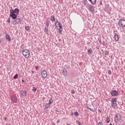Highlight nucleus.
<instances>
[{
  "label": "nucleus",
  "instance_id": "1",
  "mask_svg": "<svg viewBox=\"0 0 125 125\" xmlns=\"http://www.w3.org/2000/svg\"><path fill=\"white\" fill-rule=\"evenodd\" d=\"M22 55L25 58H29L30 57V52L27 49H24L22 50Z\"/></svg>",
  "mask_w": 125,
  "mask_h": 125
},
{
  "label": "nucleus",
  "instance_id": "2",
  "mask_svg": "<svg viewBox=\"0 0 125 125\" xmlns=\"http://www.w3.org/2000/svg\"><path fill=\"white\" fill-rule=\"evenodd\" d=\"M118 26H119V27L121 28H124V27H125V20L121 19L119 20Z\"/></svg>",
  "mask_w": 125,
  "mask_h": 125
},
{
  "label": "nucleus",
  "instance_id": "3",
  "mask_svg": "<svg viewBox=\"0 0 125 125\" xmlns=\"http://www.w3.org/2000/svg\"><path fill=\"white\" fill-rule=\"evenodd\" d=\"M121 121V115L117 114L114 117V122L118 124Z\"/></svg>",
  "mask_w": 125,
  "mask_h": 125
},
{
  "label": "nucleus",
  "instance_id": "4",
  "mask_svg": "<svg viewBox=\"0 0 125 125\" xmlns=\"http://www.w3.org/2000/svg\"><path fill=\"white\" fill-rule=\"evenodd\" d=\"M10 17H11L13 20H15V19H17V15L14 13V11H12L11 12H10Z\"/></svg>",
  "mask_w": 125,
  "mask_h": 125
},
{
  "label": "nucleus",
  "instance_id": "5",
  "mask_svg": "<svg viewBox=\"0 0 125 125\" xmlns=\"http://www.w3.org/2000/svg\"><path fill=\"white\" fill-rule=\"evenodd\" d=\"M110 94L111 96H113L114 97H116L119 95V93L116 90H112L110 92Z\"/></svg>",
  "mask_w": 125,
  "mask_h": 125
},
{
  "label": "nucleus",
  "instance_id": "6",
  "mask_svg": "<svg viewBox=\"0 0 125 125\" xmlns=\"http://www.w3.org/2000/svg\"><path fill=\"white\" fill-rule=\"evenodd\" d=\"M117 99L113 98L111 100V105L112 107H116L117 106Z\"/></svg>",
  "mask_w": 125,
  "mask_h": 125
},
{
  "label": "nucleus",
  "instance_id": "7",
  "mask_svg": "<svg viewBox=\"0 0 125 125\" xmlns=\"http://www.w3.org/2000/svg\"><path fill=\"white\" fill-rule=\"evenodd\" d=\"M41 75H42V78L45 79V78H46V77H47V72L45 70H43L41 72Z\"/></svg>",
  "mask_w": 125,
  "mask_h": 125
},
{
  "label": "nucleus",
  "instance_id": "8",
  "mask_svg": "<svg viewBox=\"0 0 125 125\" xmlns=\"http://www.w3.org/2000/svg\"><path fill=\"white\" fill-rule=\"evenodd\" d=\"M11 100H12L13 102L16 103L17 102V97L14 95L12 96L11 97Z\"/></svg>",
  "mask_w": 125,
  "mask_h": 125
},
{
  "label": "nucleus",
  "instance_id": "9",
  "mask_svg": "<svg viewBox=\"0 0 125 125\" xmlns=\"http://www.w3.org/2000/svg\"><path fill=\"white\" fill-rule=\"evenodd\" d=\"M20 93L22 95V96H26L27 95V92L25 90L20 91Z\"/></svg>",
  "mask_w": 125,
  "mask_h": 125
},
{
  "label": "nucleus",
  "instance_id": "10",
  "mask_svg": "<svg viewBox=\"0 0 125 125\" xmlns=\"http://www.w3.org/2000/svg\"><path fill=\"white\" fill-rule=\"evenodd\" d=\"M89 11L91 12V13H93L94 11V6H90L89 7Z\"/></svg>",
  "mask_w": 125,
  "mask_h": 125
},
{
  "label": "nucleus",
  "instance_id": "11",
  "mask_svg": "<svg viewBox=\"0 0 125 125\" xmlns=\"http://www.w3.org/2000/svg\"><path fill=\"white\" fill-rule=\"evenodd\" d=\"M61 72L63 74L64 77H66V76H67V70H66V69L62 70Z\"/></svg>",
  "mask_w": 125,
  "mask_h": 125
},
{
  "label": "nucleus",
  "instance_id": "12",
  "mask_svg": "<svg viewBox=\"0 0 125 125\" xmlns=\"http://www.w3.org/2000/svg\"><path fill=\"white\" fill-rule=\"evenodd\" d=\"M114 39L116 42H118V41H119V35H118L117 33H115Z\"/></svg>",
  "mask_w": 125,
  "mask_h": 125
},
{
  "label": "nucleus",
  "instance_id": "13",
  "mask_svg": "<svg viewBox=\"0 0 125 125\" xmlns=\"http://www.w3.org/2000/svg\"><path fill=\"white\" fill-rule=\"evenodd\" d=\"M21 19L20 18L16 19V20L14 21V22H15V24H18L19 23H20Z\"/></svg>",
  "mask_w": 125,
  "mask_h": 125
},
{
  "label": "nucleus",
  "instance_id": "14",
  "mask_svg": "<svg viewBox=\"0 0 125 125\" xmlns=\"http://www.w3.org/2000/svg\"><path fill=\"white\" fill-rule=\"evenodd\" d=\"M57 25L58 26H60V25H61V23L60 21H55V26L56 27H57Z\"/></svg>",
  "mask_w": 125,
  "mask_h": 125
},
{
  "label": "nucleus",
  "instance_id": "15",
  "mask_svg": "<svg viewBox=\"0 0 125 125\" xmlns=\"http://www.w3.org/2000/svg\"><path fill=\"white\" fill-rule=\"evenodd\" d=\"M6 39L9 42L11 41V37H10V36H9V35H6Z\"/></svg>",
  "mask_w": 125,
  "mask_h": 125
},
{
  "label": "nucleus",
  "instance_id": "16",
  "mask_svg": "<svg viewBox=\"0 0 125 125\" xmlns=\"http://www.w3.org/2000/svg\"><path fill=\"white\" fill-rule=\"evenodd\" d=\"M14 13H16L17 14H18L19 13V9L18 8H15L14 11Z\"/></svg>",
  "mask_w": 125,
  "mask_h": 125
},
{
  "label": "nucleus",
  "instance_id": "17",
  "mask_svg": "<svg viewBox=\"0 0 125 125\" xmlns=\"http://www.w3.org/2000/svg\"><path fill=\"white\" fill-rule=\"evenodd\" d=\"M50 106V104H46L45 106V109H48V108Z\"/></svg>",
  "mask_w": 125,
  "mask_h": 125
},
{
  "label": "nucleus",
  "instance_id": "18",
  "mask_svg": "<svg viewBox=\"0 0 125 125\" xmlns=\"http://www.w3.org/2000/svg\"><path fill=\"white\" fill-rule=\"evenodd\" d=\"M93 52L92 49L90 48L89 50H88V53H89L90 54H92Z\"/></svg>",
  "mask_w": 125,
  "mask_h": 125
},
{
  "label": "nucleus",
  "instance_id": "19",
  "mask_svg": "<svg viewBox=\"0 0 125 125\" xmlns=\"http://www.w3.org/2000/svg\"><path fill=\"white\" fill-rule=\"evenodd\" d=\"M90 2L92 4H95L96 3V0H91Z\"/></svg>",
  "mask_w": 125,
  "mask_h": 125
},
{
  "label": "nucleus",
  "instance_id": "20",
  "mask_svg": "<svg viewBox=\"0 0 125 125\" xmlns=\"http://www.w3.org/2000/svg\"><path fill=\"white\" fill-rule=\"evenodd\" d=\"M44 32H48V26H45V27H44Z\"/></svg>",
  "mask_w": 125,
  "mask_h": 125
},
{
  "label": "nucleus",
  "instance_id": "21",
  "mask_svg": "<svg viewBox=\"0 0 125 125\" xmlns=\"http://www.w3.org/2000/svg\"><path fill=\"white\" fill-rule=\"evenodd\" d=\"M51 20L52 21V22H54V21H55V19L53 16H51Z\"/></svg>",
  "mask_w": 125,
  "mask_h": 125
},
{
  "label": "nucleus",
  "instance_id": "22",
  "mask_svg": "<svg viewBox=\"0 0 125 125\" xmlns=\"http://www.w3.org/2000/svg\"><path fill=\"white\" fill-rule=\"evenodd\" d=\"M46 27H49V21H46Z\"/></svg>",
  "mask_w": 125,
  "mask_h": 125
},
{
  "label": "nucleus",
  "instance_id": "23",
  "mask_svg": "<svg viewBox=\"0 0 125 125\" xmlns=\"http://www.w3.org/2000/svg\"><path fill=\"white\" fill-rule=\"evenodd\" d=\"M32 91H33V92H36V91H37V88H36V87H33Z\"/></svg>",
  "mask_w": 125,
  "mask_h": 125
},
{
  "label": "nucleus",
  "instance_id": "24",
  "mask_svg": "<svg viewBox=\"0 0 125 125\" xmlns=\"http://www.w3.org/2000/svg\"><path fill=\"white\" fill-rule=\"evenodd\" d=\"M53 102V101L52 100V99H50L49 100V104H50H50H52Z\"/></svg>",
  "mask_w": 125,
  "mask_h": 125
},
{
  "label": "nucleus",
  "instance_id": "25",
  "mask_svg": "<svg viewBox=\"0 0 125 125\" xmlns=\"http://www.w3.org/2000/svg\"><path fill=\"white\" fill-rule=\"evenodd\" d=\"M25 29L26 31H29V30H30V27L29 26H25Z\"/></svg>",
  "mask_w": 125,
  "mask_h": 125
},
{
  "label": "nucleus",
  "instance_id": "26",
  "mask_svg": "<svg viewBox=\"0 0 125 125\" xmlns=\"http://www.w3.org/2000/svg\"><path fill=\"white\" fill-rule=\"evenodd\" d=\"M18 78V74H16L14 76V79H17Z\"/></svg>",
  "mask_w": 125,
  "mask_h": 125
},
{
  "label": "nucleus",
  "instance_id": "27",
  "mask_svg": "<svg viewBox=\"0 0 125 125\" xmlns=\"http://www.w3.org/2000/svg\"><path fill=\"white\" fill-rule=\"evenodd\" d=\"M74 115L75 116H76V117H78V116H79V113H78V112H74Z\"/></svg>",
  "mask_w": 125,
  "mask_h": 125
},
{
  "label": "nucleus",
  "instance_id": "28",
  "mask_svg": "<svg viewBox=\"0 0 125 125\" xmlns=\"http://www.w3.org/2000/svg\"><path fill=\"white\" fill-rule=\"evenodd\" d=\"M106 122L107 123H110V118H109V117H107L106 119Z\"/></svg>",
  "mask_w": 125,
  "mask_h": 125
},
{
  "label": "nucleus",
  "instance_id": "29",
  "mask_svg": "<svg viewBox=\"0 0 125 125\" xmlns=\"http://www.w3.org/2000/svg\"><path fill=\"white\" fill-rule=\"evenodd\" d=\"M77 124H78L79 125H82V123L80 122L79 121H76Z\"/></svg>",
  "mask_w": 125,
  "mask_h": 125
},
{
  "label": "nucleus",
  "instance_id": "30",
  "mask_svg": "<svg viewBox=\"0 0 125 125\" xmlns=\"http://www.w3.org/2000/svg\"><path fill=\"white\" fill-rule=\"evenodd\" d=\"M59 27L60 29H62L63 30V28H62V24H61V25H59Z\"/></svg>",
  "mask_w": 125,
  "mask_h": 125
},
{
  "label": "nucleus",
  "instance_id": "31",
  "mask_svg": "<svg viewBox=\"0 0 125 125\" xmlns=\"http://www.w3.org/2000/svg\"><path fill=\"white\" fill-rule=\"evenodd\" d=\"M71 93H72V94H75V90H72Z\"/></svg>",
  "mask_w": 125,
  "mask_h": 125
},
{
  "label": "nucleus",
  "instance_id": "32",
  "mask_svg": "<svg viewBox=\"0 0 125 125\" xmlns=\"http://www.w3.org/2000/svg\"><path fill=\"white\" fill-rule=\"evenodd\" d=\"M62 30H63V29H59V34H60L61 33H62Z\"/></svg>",
  "mask_w": 125,
  "mask_h": 125
},
{
  "label": "nucleus",
  "instance_id": "33",
  "mask_svg": "<svg viewBox=\"0 0 125 125\" xmlns=\"http://www.w3.org/2000/svg\"><path fill=\"white\" fill-rule=\"evenodd\" d=\"M105 55H108V54H109V52H108V51H105Z\"/></svg>",
  "mask_w": 125,
  "mask_h": 125
},
{
  "label": "nucleus",
  "instance_id": "34",
  "mask_svg": "<svg viewBox=\"0 0 125 125\" xmlns=\"http://www.w3.org/2000/svg\"><path fill=\"white\" fill-rule=\"evenodd\" d=\"M7 22H8L9 23H10V18H9L8 20H7Z\"/></svg>",
  "mask_w": 125,
  "mask_h": 125
},
{
  "label": "nucleus",
  "instance_id": "35",
  "mask_svg": "<svg viewBox=\"0 0 125 125\" xmlns=\"http://www.w3.org/2000/svg\"><path fill=\"white\" fill-rule=\"evenodd\" d=\"M112 74V72L111 71V70H109L108 71V75H111Z\"/></svg>",
  "mask_w": 125,
  "mask_h": 125
},
{
  "label": "nucleus",
  "instance_id": "36",
  "mask_svg": "<svg viewBox=\"0 0 125 125\" xmlns=\"http://www.w3.org/2000/svg\"><path fill=\"white\" fill-rule=\"evenodd\" d=\"M98 125H103V124L102 123V122H99V123H98Z\"/></svg>",
  "mask_w": 125,
  "mask_h": 125
},
{
  "label": "nucleus",
  "instance_id": "37",
  "mask_svg": "<svg viewBox=\"0 0 125 125\" xmlns=\"http://www.w3.org/2000/svg\"><path fill=\"white\" fill-rule=\"evenodd\" d=\"M100 5H102V4H103L102 1H100Z\"/></svg>",
  "mask_w": 125,
  "mask_h": 125
},
{
  "label": "nucleus",
  "instance_id": "38",
  "mask_svg": "<svg viewBox=\"0 0 125 125\" xmlns=\"http://www.w3.org/2000/svg\"><path fill=\"white\" fill-rule=\"evenodd\" d=\"M35 69H36V70H38V69H39V66H36L35 67Z\"/></svg>",
  "mask_w": 125,
  "mask_h": 125
},
{
  "label": "nucleus",
  "instance_id": "39",
  "mask_svg": "<svg viewBox=\"0 0 125 125\" xmlns=\"http://www.w3.org/2000/svg\"><path fill=\"white\" fill-rule=\"evenodd\" d=\"M88 109H89V110L90 111H92V110H93L92 108H89V107H88Z\"/></svg>",
  "mask_w": 125,
  "mask_h": 125
},
{
  "label": "nucleus",
  "instance_id": "40",
  "mask_svg": "<svg viewBox=\"0 0 125 125\" xmlns=\"http://www.w3.org/2000/svg\"><path fill=\"white\" fill-rule=\"evenodd\" d=\"M6 120H7V118L6 117H5L4 118V121H5V122H6Z\"/></svg>",
  "mask_w": 125,
  "mask_h": 125
},
{
  "label": "nucleus",
  "instance_id": "41",
  "mask_svg": "<svg viewBox=\"0 0 125 125\" xmlns=\"http://www.w3.org/2000/svg\"><path fill=\"white\" fill-rule=\"evenodd\" d=\"M59 123H60V121L57 120V124H59Z\"/></svg>",
  "mask_w": 125,
  "mask_h": 125
},
{
  "label": "nucleus",
  "instance_id": "42",
  "mask_svg": "<svg viewBox=\"0 0 125 125\" xmlns=\"http://www.w3.org/2000/svg\"><path fill=\"white\" fill-rule=\"evenodd\" d=\"M21 82H22V83H24V80L22 79V80H21Z\"/></svg>",
  "mask_w": 125,
  "mask_h": 125
},
{
  "label": "nucleus",
  "instance_id": "43",
  "mask_svg": "<svg viewBox=\"0 0 125 125\" xmlns=\"http://www.w3.org/2000/svg\"><path fill=\"white\" fill-rule=\"evenodd\" d=\"M1 43V40L0 39V43Z\"/></svg>",
  "mask_w": 125,
  "mask_h": 125
},
{
  "label": "nucleus",
  "instance_id": "44",
  "mask_svg": "<svg viewBox=\"0 0 125 125\" xmlns=\"http://www.w3.org/2000/svg\"><path fill=\"white\" fill-rule=\"evenodd\" d=\"M90 2L91 1V0H88Z\"/></svg>",
  "mask_w": 125,
  "mask_h": 125
},
{
  "label": "nucleus",
  "instance_id": "45",
  "mask_svg": "<svg viewBox=\"0 0 125 125\" xmlns=\"http://www.w3.org/2000/svg\"><path fill=\"white\" fill-rule=\"evenodd\" d=\"M53 125H55V124L54 123L53 124Z\"/></svg>",
  "mask_w": 125,
  "mask_h": 125
},
{
  "label": "nucleus",
  "instance_id": "46",
  "mask_svg": "<svg viewBox=\"0 0 125 125\" xmlns=\"http://www.w3.org/2000/svg\"><path fill=\"white\" fill-rule=\"evenodd\" d=\"M109 125H112L111 124H110Z\"/></svg>",
  "mask_w": 125,
  "mask_h": 125
},
{
  "label": "nucleus",
  "instance_id": "47",
  "mask_svg": "<svg viewBox=\"0 0 125 125\" xmlns=\"http://www.w3.org/2000/svg\"><path fill=\"white\" fill-rule=\"evenodd\" d=\"M66 125H70V124H67Z\"/></svg>",
  "mask_w": 125,
  "mask_h": 125
}]
</instances>
